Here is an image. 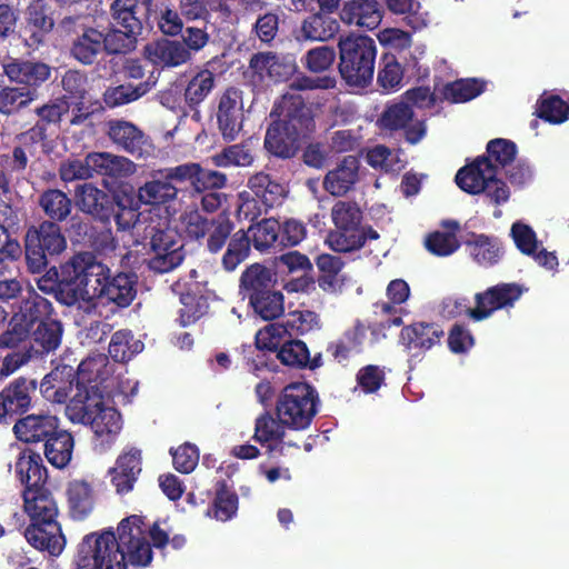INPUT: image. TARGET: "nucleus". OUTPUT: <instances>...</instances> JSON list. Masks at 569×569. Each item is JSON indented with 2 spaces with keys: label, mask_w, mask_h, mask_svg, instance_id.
I'll use <instances>...</instances> for the list:
<instances>
[{
  "label": "nucleus",
  "mask_w": 569,
  "mask_h": 569,
  "mask_svg": "<svg viewBox=\"0 0 569 569\" xmlns=\"http://www.w3.org/2000/svg\"><path fill=\"white\" fill-rule=\"evenodd\" d=\"M153 557L146 539L142 516L122 519L117 528L86 535L79 543L76 569H127L128 563L148 566Z\"/></svg>",
  "instance_id": "f257e3e1"
},
{
  "label": "nucleus",
  "mask_w": 569,
  "mask_h": 569,
  "mask_svg": "<svg viewBox=\"0 0 569 569\" xmlns=\"http://www.w3.org/2000/svg\"><path fill=\"white\" fill-rule=\"evenodd\" d=\"M52 303L34 291L12 309L4 330L0 332V349L28 346L43 357L61 343L63 327L51 317Z\"/></svg>",
  "instance_id": "f03ea898"
},
{
  "label": "nucleus",
  "mask_w": 569,
  "mask_h": 569,
  "mask_svg": "<svg viewBox=\"0 0 569 569\" xmlns=\"http://www.w3.org/2000/svg\"><path fill=\"white\" fill-rule=\"evenodd\" d=\"M110 268L88 251L77 252L62 262L52 266L37 279L43 293H66L70 303L82 300H98L100 289L109 279Z\"/></svg>",
  "instance_id": "7ed1b4c3"
},
{
  "label": "nucleus",
  "mask_w": 569,
  "mask_h": 569,
  "mask_svg": "<svg viewBox=\"0 0 569 569\" xmlns=\"http://www.w3.org/2000/svg\"><path fill=\"white\" fill-rule=\"evenodd\" d=\"M186 233L194 241L206 240V248L211 254L221 252L227 246L221 258L224 271L237 269L250 254V237L243 229L233 232L234 223L226 212L214 218H208L198 210H191L183 216Z\"/></svg>",
  "instance_id": "20e7f679"
},
{
  "label": "nucleus",
  "mask_w": 569,
  "mask_h": 569,
  "mask_svg": "<svg viewBox=\"0 0 569 569\" xmlns=\"http://www.w3.org/2000/svg\"><path fill=\"white\" fill-rule=\"evenodd\" d=\"M338 56V70L347 84L366 88L371 83L377 57V46L371 37L353 32L340 36Z\"/></svg>",
  "instance_id": "39448f33"
},
{
  "label": "nucleus",
  "mask_w": 569,
  "mask_h": 569,
  "mask_svg": "<svg viewBox=\"0 0 569 569\" xmlns=\"http://www.w3.org/2000/svg\"><path fill=\"white\" fill-rule=\"evenodd\" d=\"M239 288L243 299L262 320L271 321L282 316L284 297L274 289L272 273L267 267L260 263L247 267L241 273Z\"/></svg>",
  "instance_id": "423d86ee"
},
{
  "label": "nucleus",
  "mask_w": 569,
  "mask_h": 569,
  "mask_svg": "<svg viewBox=\"0 0 569 569\" xmlns=\"http://www.w3.org/2000/svg\"><path fill=\"white\" fill-rule=\"evenodd\" d=\"M67 238L53 221H40L27 228L23 237L26 269L31 274H44L53 259L67 250Z\"/></svg>",
  "instance_id": "0eeeda50"
},
{
  "label": "nucleus",
  "mask_w": 569,
  "mask_h": 569,
  "mask_svg": "<svg viewBox=\"0 0 569 569\" xmlns=\"http://www.w3.org/2000/svg\"><path fill=\"white\" fill-rule=\"evenodd\" d=\"M319 395L307 382L287 385L277 398L276 416L288 429H308L318 412Z\"/></svg>",
  "instance_id": "6e6552de"
},
{
  "label": "nucleus",
  "mask_w": 569,
  "mask_h": 569,
  "mask_svg": "<svg viewBox=\"0 0 569 569\" xmlns=\"http://www.w3.org/2000/svg\"><path fill=\"white\" fill-rule=\"evenodd\" d=\"M270 116L277 117L272 122L291 131L306 142L312 139L316 132L313 110L301 96H282L281 100L274 104Z\"/></svg>",
  "instance_id": "1a4fd4ad"
},
{
  "label": "nucleus",
  "mask_w": 569,
  "mask_h": 569,
  "mask_svg": "<svg viewBox=\"0 0 569 569\" xmlns=\"http://www.w3.org/2000/svg\"><path fill=\"white\" fill-rule=\"evenodd\" d=\"M150 251L171 249V256L150 257L148 268L157 273H167L178 268L186 258L181 237L177 230L169 227L149 224L144 229Z\"/></svg>",
  "instance_id": "9d476101"
},
{
  "label": "nucleus",
  "mask_w": 569,
  "mask_h": 569,
  "mask_svg": "<svg viewBox=\"0 0 569 569\" xmlns=\"http://www.w3.org/2000/svg\"><path fill=\"white\" fill-rule=\"evenodd\" d=\"M526 289L516 282H501L475 295L476 307L470 311L475 321L488 319L495 311L512 308Z\"/></svg>",
  "instance_id": "9b49d317"
},
{
  "label": "nucleus",
  "mask_w": 569,
  "mask_h": 569,
  "mask_svg": "<svg viewBox=\"0 0 569 569\" xmlns=\"http://www.w3.org/2000/svg\"><path fill=\"white\" fill-rule=\"evenodd\" d=\"M218 130L226 142H232L243 129V92L228 87L218 99L216 112Z\"/></svg>",
  "instance_id": "f8f14e48"
},
{
  "label": "nucleus",
  "mask_w": 569,
  "mask_h": 569,
  "mask_svg": "<svg viewBox=\"0 0 569 569\" xmlns=\"http://www.w3.org/2000/svg\"><path fill=\"white\" fill-rule=\"evenodd\" d=\"M37 380L20 376L10 381L0 391V419L14 420L24 415L32 406L37 391Z\"/></svg>",
  "instance_id": "ddd939ff"
},
{
  "label": "nucleus",
  "mask_w": 569,
  "mask_h": 569,
  "mask_svg": "<svg viewBox=\"0 0 569 569\" xmlns=\"http://www.w3.org/2000/svg\"><path fill=\"white\" fill-rule=\"evenodd\" d=\"M112 17L123 30L110 28L107 32L102 31V39L106 43L103 51L107 54H126L136 49L137 37L142 32V12L137 14L117 13Z\"/></svg>",
  "instance_id": "4468645a"
},
{
  "label": "nucleus",
  "mask_w": 569,
  "mask_h": 569,
  "mask_svg": "<svg viewBox=\"0 0 569 569\" xmlns=\"http://www.w3.org/2000/svg\"><path fill=\"white\" fill-rule=\"evenodd\" d=\"M74 200L81 212L102 222H109L117 208V196L109 194L91 182L76 187Z\"/></svg>",
  "instance_id": "2eb2a0df"
},
{
  "label": "nucleus",
  "mask_w": 569,
  "mask_h": 569,
  "mask_svg": "<svg viewBox=\"0 0 569 569\" xmlns=\"http://www.w3.org/2000/svg\"><path fill=\"white\" fill-rule=\"evenodd\" d=\"M53 28L54 20L48 13L44 3L37 1L26 8L21 36L28 48L38 49L40 46L44 44Z\"/></svg>",
  "instance_id": "dca6fc26"
},
{
  "label": "nucleus",
  "mask_w": 569,
  "mask_h": 569,
  "mask_svg": "<svg viewBox=\"0 0 569 569\" xmlns=\"http://www.w3.org/2000/svg\"><path fill=\"white\" fill-rule=\"evenodd\" d=\"M379 239L380 233L372 226H335V229L328 232L326 243L335 252L351 253L365 248L367 242Z\"/></svg>",
  "instance_id": "f3484780"
},
{
  "label": "nucleus",
  "mask_w": 569,
  "mask_h": 569,
  "mask_svg": "<svg viewBox=\"0 0 569 569\" xmlns=\"http://www.w3.org/2000/svg\"><path fill=\"white\" fill-rule=\"evenodd\" d=\"M27 541L40 551H47L50 556H59L66 545L61 527L57 519H41L30 521L24 530Z\"/></svg>",
  "instance_id": "a211bd4d"
},
{
  "label": "nucleus",
  "mask_w": 569,
  "mask_h": 569,
  "mask_svg": "<svg viewBox=\"0 0 569 569\" xmlns=\"http://www.w3.org/2000/svg\"><path fill=\"white\" fill-rule=\"evenodd\" d=\"M138 276L133 271L109 272V279L100 289L98 300L128 308L137 296Z\"/></svg>",
  "instance_id": "6ab92c4d"
},
{
  "label": "nucleus",
  "mask_w": 569,
  "mask_h": 569,
  "mask_svg": "<svg viewBox=\"0 0 569 569\" xmlns=\"http://www.w3.org/2000/svg\"><path fill=\"white\" fill-rule=\"evenodd\" d=\"M76 389L77 392L67 405L66 413L72 422L88 425L93 416H98V412L106 408L102 390L97 385Z\"/></svg>",
  "instance_id": "aec40b11"
},
{
  "label": "nucleus",
  "mask_w": 569,
  "mask_h": 569,
  "mask_svg": "<svg viewBox=\"0 0 569 569\" xmlns=\"http://www.w3.org/2000/svg\"><path fill=\"white\" fill-rule=\"evenodd\" d=\"M107 136L119 150L133 157H141L148 144V136L134 123L113 119L107 123Z\"/></svg>",
  "instance_id": "412c9836"
},
{
  "label": "nucleus",
  "mask_w": 569,
  "mask_h": 569,
  "mask_svg": "<svg viewBox=\"0 0 569 569\" xmlns=\"http://www.w3.org/2000/svg\"><path fill=\"white\" fill-rule=\"evenodd\" d=\"M493 176H497V166L486 156H479L458 170L455 181L462 191L479 194Z\"/></svg>",
  "instance_id": "4be33fe9"
},
{
  "label": "nucleus",
  "mask_w": 569,
  "mask_h": 569,
  "mask_svg": "<svg viewBox=\"0 0 569 569\" xmlns=\"http://www.w3.org/2000/svg\"><path fill=\"white\" fill-rule=\"evenodd\" d=\"M445 331L435 322H413L405 326L400 332V341L409 351L425 353L441 343Z\"/></svg>",
  "instance_id": "5701e85b"
},
{
  "label": "nucleus",
  "mask_w": 569,
  "mask_h": 569,
  "mask_svg": "<svg viewBox=\"0 0 569 569\" xmlns=\"http://www.w3.org/2000/svg\"><path fill=\"white\" fill-rule=\"evenodd\" d=\"M339 16L348 26L373 30L381 23L383 9L378 0H347Z\"/></svg>",
  "instance_id": "b1692460"
},
{
  "label": "nucleus",
  "mask_w": 569,
  "mask_h": 569,
  "mask_svg": "<svg viewBox=\"0 0 569 569\" xmlns=\"http://www.w3.org/2000/svg\"><path fill=\"white\" fill-rule=\"evenodd\" d=\"M141 450L130 448L123 451L116 460L114 467L109 470L111 483L120 495L130 492L142 470Z\"/></svg>",
  "instance_id": "393cba45"
},
{
  "label": "nucleus",
  "mask_w": 569,
  "mask_h": 569,
  "mask_svg": "<svg viewBox=\"0 0 569 569\" xmlns=\"http://www.w3.org/2000/svg\"><path fill=\"white\" fill-rule=\"evenodd\" d=\"M462 243L472 260L483 268L498 264L505 253L499 238L485 233L468 232Z\"/></svg>",
  "instance_id": "a878e982"
},
{
  "label": "nucleus",
  "mask_w": 569,
  "mask_h": 569,
  "mask_svg": "<svg viewBox=\"0 0 569 569\" xmlns=\"http://www.w3.org/2000/svg\"><path fill=\"white\" fill-rule=\"evenodd\" d=\"M360 161L355 156L343 157L329 170L323 179V188L330 194L342 197L350 191L359 179Z\"/></svg>",
  "instance_id": "bb28decb"
},
{
  "label": "nucleus",
  "mask_w": 569,
  "mask_h": 569,
  "mask_svg": "<svg viewBox=\"0 0 569 569\" xmlns=\"http://www.w3.org/2000/svg\"><path fill=\"white\" fill-rule=\"evenodd\" d=\"M59 429V420L51 415H28L16 421L13 431L20 441L44 442Z\"/></svg>",
  "instance_id": "cd10ccee"
},
{
  "label": "nucleus",
  "mask_w": 569,
  "mask_h": 569,
  "mask_svg": "<svg viewBox=\"0 0 569 569\" xmlns=\"http://www.w3.org/2000/svg\"><path fill=\"white\" fill-rule=\"evenodd\" d=\"M305 140L299 139L298 136L280 128L274 122H270L267 127L263 147L266 151L281 160H289L295 158L300 151Z\"/></svg>",
  "instance_id": "c85d7f7f"
},
{
  "label": "nucleus",
  "mask_w": 569,
  "mask_h": 569,
  "mask_svg": "<svg viewBox=\"0 0 569 569\" xmlns=\"http://www.w3.org/2000/svg\"><path fill=\"white\" fill-rule=\"evenodd\" d=\"M4 74L17 83L24 84L26 88H37L46 82L51 76L49 64L40 61H29L12 59L3 64Z\"/></svg>",
  "instance_id": "c756f323"
},
{
  "label": "nucleus",
  "mask_w": 569,
  "mask_h": 569,
  "mask_svg": "<svg viewBox=\"0 0 569 569\" xmlns=\"http://www.w3.org/2000/svg\"><path fill=\"white\" fill-rule=\"evenodd\" d=\"M247 187L264 207V212L280 206L288 194L286 184L263 171L257 172L248 179Z\"/></svg>",
  "instance_id": "7c9ffc66"
},
{
  "label": "nucleus",
  "mask_w": 569,
  "mask_h": 569,
  "mask_svg": "<svg viewBox=\"0 0 569 569\" xmlns=\"http://www.w3.org/2000/svg\"><path fill=\"white\" fill-rule=\"evenodd\" d=\"M38 207L46 217L43 221H53L56 227H61L72 213L73 201L64 191L48 188L38 196Z\"/></svg>",
  "instance_id": "2f4dec72"
},
{
  "label": "nucleus",
  "mask_w": 569,
  "mask_h": 569,
  "mask_svg": "<svg viewBox=\"0 0 569 569\" xmlns=\"http://www.w3.org/2000/svg\"><path fill=\"white\" fill-rule=\"evenodd\" d=\"M102 31L94 27L81 28V32L73 39L70 54L83 66L93 64L103 53Z\"/></svg>",
  "instance_id": "473e14b6"
},
{
  "label": "nucleus",
  "mask_w": 569,
  "mask_h": 569,
  "mask_svg": "<svg viewBox=\"0 0 569 569\" xmlns=\"http://www.w3.org/2000/svg\"><path fill=\"white\" fill-rule=\"evenodd\" d=\"M16 473L24 489L47 485L48 471L42 457L32 449L27 448L20 452L16 461Z\"/></svg>",
  "instance_id": "72a5a7b5"
},
{
  "label": "nucleus",
  "mask_w": 569,
  "mask_h": 569,
  "mask_svg": "<svg viewBox=\"0 0 569 569\" xmlns=\"http://www.w3.org/2000/svg\"><path fill=\"white\" fill-rule=\"evenodd\" d=\"M340 30L339 21L326 12L307 16L300 26L298 39L326 42L333 39Z\"/></svg>",
  "instance_id": "f704fd0d"
},
{
  "label": "nucleus",
  "mask_w": 569,
  "mask_h": 569,
  "mask_svg": "<svg viewBox=\"0 0 569 569\" xmlns=\"http://www.w3.org/2000/svg\"><path fill=\"white\" fill-rule=\"evenodd\" d=\"M22 498L23 509L30 521L57 519L58 507L47 486L23 489Z\"/></svg>",
  "instance_id": "c9c22d12"
},
{
  "label": "nucleus",
  "mask_w": 569,
  "mask_h": 569,
  "mask_svg": "<svg viewBox=\"0 0 569 569\" xmlns=\"http://www.w3.org/2000/svg\"><path fill=\"white\" fill-rule=\"evenodd\" d=\"M149 60L162 67H179L191 60V53L178 40L162 39L146 47Z\"/></svg>",
  "instance_id": "e433bc0d"
},
{
  "label": "nucleus",
  "mask_w": 569,
  "mask_h": 569,
  "mask_svg": "<svg viewBox=\"0 0 569 569\" xmlns=\"http://www.w3.org/2000/svg\"><path fill=\"white\" fill-rule=\"evenodd\" d=\"M88 425L94 433L97 446L101 450H107L116 441L122 429L121 415L117 409L106 407L98 412V416H93Z\"/></svg>",
  "instance_id": "4c0bfd02"
},
{
  "label": "nucleus",
  "mask_w": 569,
  "mask_h": 569,
  "mask_svg": "<svg viewBox=\"0 0 569 569\" xmlns=\"http://www.w3.org/2000/svg\"><path fill=\"white\" fill-rule=\"evenodd\" d=\"M67 501L72 519H86L94 508V491L86 480H72L68 483Z\"/></svg>",
  "instance_id": "58836bf2"
},
{
  "label": "nucleus",
  "mask_w": 569,
  "mask_h": 569,
  "mask_svg": "<svg viewBox=\"0 0 569 569\" xmlns=\"http://www.w3.org/2000/svg\"><path fill=\"white\" fill-rule=\"evenodd\" d=\"M90 161L94 173L111 179L127 178L136 172V163L133 161L110 152H91Z\"/></svg>",
  "instance_id": "ea45409f"
},
{
  "label": "nucleus",
  "mask_w": 569,
  "mask_h": 569,
  "mask_svg": "<svg viewBox=\"0 0 569 569\" xmlns=\"http://www.w3.org/2000/svg\"><path fill=\"white\" fill-rule=\"evenodd\" d=\"M73 447V436L59 428L43 442V453L51 466L63 469L71 461Z\"/></svg>",
  "instance_id": "a19ab883"
},
{
  "label": "nucleus",
  "mask_w": 569,
  "mask_h": 569,
  "mask_svg": "<svg viewBox=\"0 0 569 569\" xmlns=\"http://www.w3.org/2000/svg\"><path fill=\"white\" fill-rule=\"evenodd\" d=\"M157 79L151 74L147 80L138 84L122 83L116 87H109L103 92V101L107 107L116 108L139 100L156 86Z\"/></svg>",
  "instance_id": "79ce46f5"
},
{
  "label": "nucleus",
  "mask_w": 569,
  "mask_h": 569,
  "mask_svg": "<svg viewBox=\"0 0 569 569\" xmlns=\"http://www.w3.org/2000/svg\"><path fill=\"white\" fill-rule=\"evenodd\" d=\"M180 191V187L171 182L161 174V170L152 174V179L147 181L138 189V197L146 204H164L174 200Z\"/></svg>",
  "instance_id": "37998d69"
},
{
  "label": "nucleus",
  "mask_w": 569,
  "mask_h": 569,
  "mask_svg": "<svg viewBox=\"0 0 569 569\" xmlns=\"http://www.w3.org/2000/svg\"><path fill=\"white\" fill-rule=\"evenodd\" d=\"M486 82L477 78H463L446 83L439 90V100L450 103H465L479 97Z\"/></svg>",
  "instance_id": "c03bdc74"
},
{
  "label": "nucleus",
  "mask_w": 569,
  "mask_h": 569,
  "mask_svg": "<svg viewBox=\"0 0 569 569\" xmlns=\"http://www.w3.org/2000/svg\"><path fill=\"white\" fill-rule=\"evenodd\" d=\"M37 98L36 89L26 87L0 88V116L6 119L16 117L26 110Z\"/></svg>",
  "instance_id": "a18cd8bd"
},
{
  "label": "nucleus",
  "mask_w": 569,
  "mask_h": 569,
  "mask_svg": "<svg viewBox=\"0 0 569 569\" xmlns=\"http://www.w3.org/2000/svg\"><path fill=\"white\" fill-rule=\"evenodd\" d=\"M216 87V76L208 68L200 69L188 81L183 98L190 110H197L198 107L209 97Z\"/></svg>",
  "instance_id": "49530a36"
},
{
  "label": "nucleus",
  "mask_w": 569,
  "mask_h": 569,
  "mask_svg": "<svg viewBox=\"0 0 569 569\" xmlns=\"http://www.w3.org/2000/svg\"><path fill=\"white\" fill-rule=\"evenodd\" d=\"M142 349V342L134 338L131 330L121 329L111 336L108 351L113 361L124 363Z\"/></svg>",
  "instance_id": "de8ad7c7"
},
{
  "label": "nucleus",
  "mask_w": 569,
  "mask_h": 569,
  "mask_svg": "<svg viewBox=\"0 0 569 569\" xmlns=\"http://www.w3.org/2000/svg\"><path fill=\"white\" fill-rule=\"evenodd\" d=\"M108 359L104 356L89 357L80 362L76 373V387L97 385L101 388L107 379Z\"/></svg>",
  "instance_id": "09e8293b"
},
{
  "label": "nucleus",
  "mask_w": 569,
  "mask_h": 569,
  "mask_svg": "<svg viewBox=\"0 0 569 569\" xmlns=\"http://www.w3.org/2000/svg\"><path fill=\"white\" fill-rule=\"evenodd\" d=\"M179 10L181 17L188 21L203 20L209 22L211 11L229 12V6L224 0H180Z\"/></svg>",
  "instance_id": "8fccbe9b"
},
{
  "label": "nucleus",
  "mask_w": 569,
  "mask_h": 569,
  "mask_svg": "<svg viewBox=\"0 0 569 569\" xmlns=\"http://www.w3.org/2000/svg\"><path fill=\"white\" fill-rule=\"evenodd\" d=\"M178 321L181 327H188L203 317L209 309L207 297L199 292L187 291L181 293Z\"/></svg>",
  "instance_id": "3c124183"
},
{
  "label": "nucleus",
  "mask_w": 569,
  "mask_h": 569,
  "mask_svg": "<svg viewBox=\"0 0 569 569\" xmlns=\"http://www.w3.org/2000/svg\"><path fill=\"white\" fill-rule=\"evenodd\" d=\"M377 82L386 92L397 91L403 84V68L395 54L386 53L381 57Z\"/></svg>",
  "instance_id": "603ef678"
},
{
  "label": "nucleus",
  "mask_w": 569,
  "mask_h": 569,
  "mask_svg": "<svg viewBox=\"0 0 569 569\" xmlns=\"http://www.w3.org/2000/svg\"><path fill=\"white\" fill-rule=\"evenodd\" d=\"M286 428L280 419L273 418L270 411H263L254 421V433L252 439L264 445L271 441L282 442L286 436Z\"/></svg>",
  "instance_id": "864d4df0"
},
{
  "label": "nucleus",
  "mask_w": 569,
  "mask_h": 569,
  "mask_svg": "<svg viewBox=\"0 0 569 569\" xmlns=\"http://www.w3.org/2000/svg\"><path fill=\"white\" fill-rule=\"evenodd\" d=\"M363 331L357 326L343 332L342 337L328 346V351L338 362L347 361L351 355L361 351Z\"/></svg>",
  "instance_id": "5fc2aeb1"
},
{
  "label": "nucleus",
  "mask_w": 569,
  "mask_h": 569,
  "mask_svg": "<svg viewBox=\"0 0 569 569\" xmlns=\"http://www.w3.org/2000/svg\"><path fill=\"white\" fill-rule=\"evenodd\" d=\"M212 502L213 517L220 521L230 520L238 510V495L228 488L224 480L217 481Z\"/></svg>",
  "instance_id": "6e6d98bb"
},
{
  "label": "nucleus",
  "mask_w": 569,
  "mask_h": 569,
  "mask_svg": "<svg viewBox=\"0 0 569 569\" xmlns=\"http://www.w3.org/2000/svg\"><path fill=\"white\" fill-rule=\"evenodd\" d=\"M536 114L549 123L559 124L569 119V103L558 94L542 96L537 102Z\"/></svg>",
  "instance_id": "4d7b16f0"
},
{
  "label": "nucleus",
  "mask_w": 569,
  "mask_h": 569,
  "mask_svg": "<svg viewBox=\"0 0 569 569\" xmlns=\"http://www.w3.org/2000/svg\"><path fill=\"white\" fill-rule=\"evenodd\" d=\"M316 264L320 271L318 284L325 291L336 290L338 274L345 267V261L331 253H321L316 259Z\"/></svg>",
  "instance_id": "13d9d810"
},
{
  "label": "nucleus",
  "mask_w": 569,
  "mask_h": 569,
  "mask_svg": "<svg viewBox=\"0 0 569 569\" xmlns=\"http://www.w3.org/2000/svg\"><path fill=\"white\" fill-rule=\"evenodd\" d=\"M280 222L276 219H263L256 226H251L249 231L252 232L250 243L259 251H266L276 243L280 246Z\"/></svg>",
  "instance_id": "bf43d9fd"
},
{
  "label": "nucleus",
  "mask_w": 569,
  "mask_h": 569,
  "mask_svg": "<svg viewBox=\"0 0 569 569\" xmlns=\"http://www.w3.org/2000/svg\"><path fill=\"white\" fill-rule=\"evenodd\" d=\"M69 109L70 103L64 99L44 103L34 110L39 119L33 126L41 127L46 133L51 134V128L59 129L62 117L68 113Z\"/></svg>",
  "instance_id": "052dcab7"
},
{
  "label": "nucleus",
  "mask_w": 569,
  "mask_h": 569,
  "mask_svg": "<svg viewBox=\"0 0 569 569\" xmlns=\"http://www.w3.org/2000/svg\"><path fill=\"white\" fill-rule=\"evenodd\" d=\"M281 327L289 336L305 335L320 327L319 315L310 310H295L284 317Z\"/></svg>",
  "instance_id": "680f3d73"
},
{
  "label": "nucleus",
  "mask_w": 569,
  "mask_h": 569,
  "mask_svg": "<svg viewBox=\"0 0 569 569\" xmlns=\"http://www.w3.org/2000/svg\"><path fill=\"white\" fill-rule=\"evenodd\" d=\"M253 160L251 150L243 143L228 146L212 157L213 163L222 168L248 167L252 164Z\"/></svg>",
  "instance_id": "e2e57ef3"
},
{
  "label": "nucleus",
  "mask_w": 569,
  "mask_h": 569,
  "mask_svg": "<svg viewBox=\"0 0 569 569\" xmlns=\"http://www.w3.org/2000/svg\"><path fill=\"white\" fill-rule=\"evenodd\" d=\"M333 226L367 227L363 224V212L355 201L339 200L331 208Z\"/></svg>",
  "instance_id": "0e129e2a"
},
{
  "label": "nucleus",
  "mask_w": 569,
  "mask_h": 569,
  "mask_svg": "<svg viewBox=\"0 0 569 569\" xmlns=\"http://www.w3.org/2000/svg\"><path fill=\"white\" fill-rule=\"evenodd\" d=\"M16 143L24 149L31 157L37 154L38 147L43 153H49L52 149L50 133H46L41 127L32 126L28 130L17 134Z\"/></svg>",
  "instance_id": "69168bd1"
},
{
  "label": "nucleus",
  "mask_w": 569,
  "mask_h": 569,
  "mask_svg": "<svg viewBox=\"0 0 569 569\" xmlns=\"http://www.w3.org/2000/svg\"><path fill=\"white\" fill-rule=\"evenodd\" d=\"M277 358L284 366L292 368H306L309 360V349L301 340H288L281 345Z\"/></svg>",
  "instance_id": "338daca9"
},
{
  "label": "nucleus",
  "mask_w": 569,
  "mask_h": 569,
  "mask_svg": "<svg viewBox=\"0 0 569 569\" xmlns=\"http://www.w3.org/2000/svg\"><path fill=\"white\" fill-rule=\"evenodd\" d=\"M517 152L518 148L513 141L503 138H496L487 143L486 157L489 158L497 168H506L515 161Z\"/></svg>",
  "instance_id": "774afa93"
}]
</instances>
